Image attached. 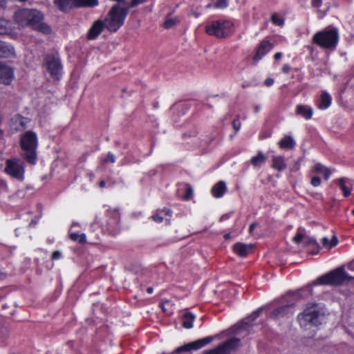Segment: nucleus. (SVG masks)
Segmentation results:
<instances>
[{
    "mask_svg": "<svg viewBox=\"0 0 354 354\" xmlns=\"http://www.w3.org/2000/svg\"><path fill=\"white\" fill-rule=\"evenodd\" d=\"M15 18L21 26H29L44 34H50L51 32L50 27L43 22L44 15L39 10L24 9L15 14Z\"/></svg>",
    "mask_w": 354,
    "mask_h": 354,
    "instance_id": "nucleus-1",
    "label": "nucleus"
},
{
    "mask_svg": "<svg viewBox=\"0 0 354 354\" xmlns=\"http://www.w3.org/2000/svg\"><path fill=\"white\" fill-rule=\"evenodd\" d=\"M129 11V7H122L119 3L113 5L104 19L106 28L111 32H115L123 26Z\"/></svg>",
    "mask_w": 354,
    "mask_h": 354,
    "instance_id": "nucleus-2",
    "label": "nucleus"
},
{
    "mask_svg": "<svg viewBox=\"0 0 354 354\" xmlns=\"http://www.w3.org/2000/svg\"><path fill=\"white\" fill-rule=\"evenodd\" d=\"M20 145L22 149V156L30 165L36 163L37 137L32 131H26L21 138Z\"/></svg>",
    "mask_w": 354,
    "mask_h": 354,
    "instance_id": "nucleus-3",
    "label": "nucleus"
},
{
    "mask_svg": "<svg viewBox=\"0 0 354 354\" xmlns=\"http://www.w3.org/2000/svg\"><path fill=\"white\" fill-rule=\"evenodd\" d=\"M354 279V277L348 274L343 266L319 277L313 282V285H334L338 286L348 283Z\"/></svg>",
    "mask_w": 354,
    "mask_h": 354,
    "instance_id": "nucleus-4",
    "label": "nucleus"
},
{
    "mask_svg": "<svg viewBox=\"0 0 354 354\" xmlns=\"http://www.w3.org/2000/svg\"><path fill=\"white\" fill-rule=\"evenodd\" d=\"M324 314L317 305L307 307L302 313L298 315V321L302 328L310 330L317 327L322 324Z\"/></svg>",
    "mask_w": 354,
    "mask_h": 354,
    "instance_id": "nucleus-5",
    "label": "nucleus"
},
{
    "mask_svg": "<svg viewBox=\"0 0 354 354\" xmlns=\"http://www.w3.org/2000/svg\"><path fill=\"white\" fill-rule=\"evenodd\" d=\"M339 39L338 32L335 28L325 29L315 34L313 44L326 49L335 48Z\"/></svg>",
    "mask_w": 354,
    "mask_h": 354,
    "instance_id": "nucleus-6",
    "label": "nucleus"
},
{
    "mask_svg": "<svg viewBox=\"0 0 354 354\" xmlns=\"http://www.w3.org/2000/svg\"><path fill=\"white\" fill-rule=\"evenodd\" d=\"M55 5L62 12L73 8H93L98 5V0H54Z\"/></svg>",
    "mask_w": 354,
    "mask_h": 354,
    "instance_id": "nucleus-7",
    "label": "nucleus"
},
{
    "mask_svg": "<svg viewBox=\"0 0 354 354\" xmlns=\"http://www.w3.org/2000/svg\"><path fill=\"white\" fill-rule=\"evenodd\" d=\"M45 65L51 77L59 80L62 70V66L57 53H49L45 56Z\"/></svg>",
    "mask_w": 354,
    "mask_h": 354,
    "instance_id": "nucleus-8",
    "label": "nucleus"
},
{
    "mask_svg": "<svg viewBox=\"0 0 354 354\" xmlns=\"http://www.w3.org/2000/svg\"><path fill=\"white\" fill-rule=\"evenodd\" d=\"M232 26L228 21H215L206 26V32L209 35H214L218 38H223L227 35V30Z\"/></svg>",
    "mask_w": 354,
    "mask_h": 354,
    "instance_id": "nucleus-9",
    "label": "nucleus"
},
{
    "mask_svg": "<svg viewBox=\"0 0 354 354\" xmlns=\"http://www.w3.org/2000/svg\"><path fill=\"white\" fill-rule=\"evenodd\" d=\"M4 171L6 174L18 180H24V167L21 160L15 158L7 160Z\"/></svg>",
    "mask_w": 354,
    "mask_h": 354,
    "instance_id": "nucleus-10",
    "label": "nucleus"
},
{
    "mask_svg": "<svg viewBox=\"0 0 354 354\" xmlns=\"http://www.w3.org/2000/svg\"><path fill=\"white\" fill-rule=\"evenodd\" d=\"M240 339L231 338L216 348L205 351L203 354H231L240 344Z\"/></svg>",
    "mask_w": 354,
    "mask_h": 354,
    "instance_id": "nucleus-11",
    "label": "nucleus"
},
{
    "mask_svg": "<svg viewBox=\"0 0 354 354\" xmlns=\"http://www.w3.org/2000/svg\"><path fill=\"white\" fill-rule=\"evenodd\" d=\"M212 337H207L203 339H197L177 348L171 354H180L183 352L199 349L212 342Z\"/></svg>",
    "mask_w": 354,
    "mask_h": 354,
    "instance_id": "nucleus-12",
    "label": "nucleus"
},
{
    "mask_svg": "<svg viewBox=\"0 0 354 354\" xmlns=\"http://www.w3.org/2000/svg\"><path fill=\"white\" fill-rule=\"evenodd\" d=\"M262 308H259L250 316L244 318L241 322L232 327V330L236 334L241 333L243 330H246L253 326V322L259 316Z\"/></svg>",
    "mask_w": 354,
    "mask_h": 354,
    "instance_id": "nucleus-13",
    "label": "nucleus"
},
{
    "mask_svg": "<svg viewBox=\"0 0 354 354\" xmlns=\"http://www.w3.org/2000/svg\"><path fill=\"white\" fill-rule=\"evenodd\" d=\"M13 78V68L6 63L0 62V83L9 85Z\"/></svg>",
    "mask_w": 354,
    "mask_h": 354,
    "instance_id": "nucleus-14",
    "label": "nucleus"
},
{
    "mask_svg": "<svg viewBox=\"0 0 354 354\" xmlns=\"http://www.w3.org/2000/svg\"><path fill=\"white\" fill-rule=\"evenodd\" d=\"M106 28V23L102 20L98 19L95 21L91 28L89 29L87 34L88 39H96L102 32V30Z\"/></svg>",
    "mask_w": 354,
    "mask_h": 354,
    "instance_id": "nucleus-15",
    "label": "nucleus"
},
{
    "mask_svg": "<svg viewBox=\"0 0 354 354\" xmlns=\"http://www.w3.org/2000/svg\"><path fill=\"white\" fill-rule=\"evenodd\" d=\"M272 47L273 45L268 40H263L257 48V51L253 57V60L254 62L260 60L272 48Z\"/></svg>",
    "mask_w": 354,
    "mask_h": 354,
    "instance_id": "nucleus-16",
    "label": "nucleus"
},
{
    "mask_svg": "<svg viewBox=\"0 0 354 354\" xmlns=\"http://www.w3.org/2000/svg\"><path fill=\"white\" fill-rule=\"evenodd\" d=\"M254 248L252 244H245L242 243H236L233 246V251L239 257H244L248 254Z\"/></svg>",
    "mask_w": 354,
    "mask_h": 354,
    "instance_id": "nucleus-17",
    "label": "nucleus"
},
{
    "mask_svg": "<svg viewBox=\"0 0 354 354\" xmlns=\"http://www.w3.org/2000/svg\"><path fill=\"white\" fill-rule=\"evenodd\" d=\"M15 53L14 48L5 41H0V57H9Z\"/></svg>",
    "mask_w": 354,
    "mask_h": 354,
    "instance_id": "nucleus-18",
    "label": "nucleus"
},
{
    "mask_svg": "<svg viewBox=\"0 0 354 354\" xmlns=\"http://www.w3.org/2000/svg\"><path fill=\"white\" fill-rule=\"evenodd\" d=\"M226 185L224 181H219L212 189V193L216 198H220L223 196L226 192Z\"/></svg>",
    "mask_w": 354,
    "mask_h": 354,
    "instance_id": "nucleus-19",
    "label": "nucleus"
},
{
    "mask_svg": "<svg viewBox=\"0 0 354 354\" xmlns=\"http://www.w3.org/2000/svg\"><path fill=\"white\" fill-rule=\"evenodd\" d=\"M279 147L286 149H292L295 146V141L290 136H285L279 142Z\"/></svg>",
    "mask_w": 354,
    "mask_h": 354,
    "instance_id": "nucleus-20",
    "label": "nucleus"
},
{
    "mask_svg": "<svg viewBox=\"0 0 354 354\" xmlns=\"http://www.w3.org/2000/svg\"><path fill=\"white\" fill-rule=\"evenodd\" d=\"M182 325L185 328H191L193 326V322L195 319V315L192 313L186 312L182 315Z\"/></svg>",
    "mask_w": 354,
    "mask_h": 354,
    "instance_id": "nucleus-21",
    "label": "nucleus"
},
{
    "mask_svg": "<svg viewBox=\"0 0 354 354\" xmlns=\"http://www.w3.org/2000/svg\"><path fill=\"white\" fill-rule=\"evenodd\" d=\"M272 167L281 171L286 168V164L283 156H273Z\"/></svg>",
    "mask_w": 354,
    "mask_h": 354,
    "instance_id": "nucleus-22",
    "label": "nucleus"
},
{
    "mask_svg": "<svg viewBox=\"0 0 354 354\" xmlns=\"http://www.w3.org/2000/svg\"><path fill=\"white\" fill-rule=\"evenodd\" d=\"M295 298L301 299L308 297L312 294V288L311 286H307L304 288H302L294 292L291 293Z\"/></svg>",
    "mask_w": 354,
    "mask_h": 354,
    "instance_id": "nucleus-23",
    "label": "nucleus"
},
{
    "mask_svg": "<svg viewBox=\"0 0 354 354\" xmlns=\"http://www.w3.org/2000/svg\"><path fill=\"white\" fill-rule=\"evenodd\" d=\"M292 305H285L280 306L279 308H277L272 311L270 316L272 318H277L279 317H283L286 315L288 310L292 307Z\"/></svg>",
    "mask_w": 354,
    "mask_h": 354,
    "instance_id": "nucleus-24",
    "label": "nucleus"
},
{
    "mask_svg": "<svg viewBox=\"0 0 354 354\" xmlns=\"http://www.w3.org/2000/svg\"><path fill=\"white\" fill-rule=\"evenodd\" d=\"M296 112L306 119H310L313 115V110L311 108L305 105H299L297 106Z\"/></svg>",
    "mask_w": 354,
    "mask_h": 354,
    "instance_id": "nucleus-25",
    "label": "nucleus"
},
{
    "mask_svg": "<svg viewBox=\"0 0 354 354\" xmlns=\"http://www.w3.org/2000/svg\"><path fill=\"white\" fill-rule=\"evenodd\" d=\"M331 104V97L326 91H323L320 96V102L319 108L321 109H326L330 106Z\"/></svg>",
    "mask_w": 354,
    "mask_h": 354,
    "instance_id": "nucleus-26",
    "label": "nucleus"
},
{
    "mask_svg": "<svg viewBox=\"0 0 354 354\" xmlns=\"http://www.w3.org/2000/svg\"><path fill=\"white\" fill-rule=\"evenodd\" d=\"M267 160V157L261 151H259L257 156H254L250 160V163L256 167H261Z\"/></svg>",
    "mask_w": 354,
    "mask_h": 354,
    "instance_id": "nucleus-27",
    "label": "nucleus"
},
{
    "mask_svg": "<svg viewBox=\"0 0 354 354\" xmlns=\"http://www.w3.org/2000/svg\"><path fill=\"white\" fill-rule=\"evenodd\" d=\"M348 181V179L346 178H341L337 180V183L340 189L344 192V196L345 197H348L351 194V189L348 188L346 185V183Z\"/></svg>",
    "mask_w": 354,
    "mask_h": 354,
    "instance_id": "nucleus-28",
    "label": "nucleus"
},
{
    "mask_svg": "<svg viewBox=\"0 0 354 354\" xmlns=\"http://www.w3.org/2000/svg\"><path fill=\"white\" fill-rule=\"evenodd\" d=\"M304 243L306 246L307 245H313V246L315 247L317 250L315 252H311V253H313V254H317L318 252L319 248H320V247L318 245V243H317L316 240L313 239V238H310V237L304 236Z\"/></svg>",
    "mask_w": 354,
    "mask_h": 354,
    "instance_id": "nucleus-29",
    "label": "nucleus"
},
{
    "mask_svg": "<svg viewBox=\"0 0 354 354\" xmlns=\"http://www.w3.org/2000/svg\"><path fill=\"white\" fill-rule=\"evenodd\" d=\"M70 238L74 241H78L80 243H84L86 241V236L84 234H78L77 233H71Z\"/></svg>",
    "mask_w": 354,
    "mask_h": 354,
    "instance_id": "nucleus-30",
    "label": "nucleus"
},
{
    "mask_svg": "<svg viewBox=\"0 0 354 354\" xmlns=\"http://www.w3.org/2000/svg\"><path fill=\"white\" fill-rule=\"evenodd\" d=\"M9 336L8 328L0 324V339L5 340Z\"/></svg>",
    "mask_w": 354,
    "mask_h": 354,
    "instance_id": "nucleus-31",
    "label": "nucleus"
},
{
    "mask_svg": "<svg viewBox=\"0 0 354 354\" xmlns=\"http://www.w3.org/2000/svg\"><path fill=\"white\" fill-rule=\"evenodd\" d=\"M178 23V20L176 19H167L164 22L163 26L165 28L169 29L173 27Z\"/></svg>",
    "mask_w": 354,
    "mask_h": 354,
    "instance_id": "nucleus-32",
    "label": "nucleus"
},
{
    "mask_svg": "<svg viewBox=\"0 0 354 354\" xmlns=\"http://www.w3.org/2000/svg\"><path fill=\"white\" fill-rule=\"evenodd\" d=\"M186 186H187L186 193L183 196V198L184 200H185V201H188V200H190L192 198L193 189H192V187L189 185H187Z\"/></svg>",
    "mask_w": 354,
    "mask_h": 354,
    "instance_id": "nucleus-33",
    "label": "nucleus"
},
{
    "mask_svg": "<svg viewBox=\"0 0 354 354\" xmlns=\"http://www.w3.org/2000/svg\"><path fill=\"white\" fill-rule=\"evenodd\" d=\"M271 21L273 24L277 25V26H282L284 23L283 20L279 17L277 14H273L271 17Z\"/></svg>",
    "mask_w": 354,
    "mask_h": 354,
    "instance_id": "nucleus-34",
    "label": "nucleus"
},
{
    "mask_svg": "<svg viewBox=\"0 0 354 354\" xmlns=\"http://www.w3.org/2000/svg\"><path fill=\"white\" fill-rule=\"evenodd\" d=\"M327 167H324V165H322V164L320 163H317L314 168H313V171L317 173V174H321V173H324V171H325V169H326Z\"/></svg>",
    "mask_w": 354,
    "mask_h": 354,
    "instance_id": "nucleus-35",
    "label": "nucleus"
},
{
    "mask_svg": "<svg viewBox=\"0 0 354 354\" xmlns=\"http://www.w3.org/2000/svg\"><path fill=\"white\" fill-rule=\"evenodd\" d=\"M12 120H14L16 122H19L22 127H26V122H24L26 118L21 115H17L12 118Z\"/></svg>",
    "mask_w": 354,
    "mask_h": 354,
    "instance_id": "nucleus-36",
    "label": "nucleus"
},
{
    "mask_svg": "<svg viewBox=\"0 0 354 354\" xmlns=\"http://www.w3.org/2000/svg\"><path fill=\"white\" fill-rule=\"evenodd\" d=\"M304 239V234L300 232H298L295 236L293 238V241L296 243H301Z\"/></svg>",
    "mask_w": 354,
    "mask_h": 354,
    "instance_id": "nucleus-37",
    "label": "nucleus"
},
{
    "mask_svg": "<svg viewBox=\"0 0 354 354\" xmlns=\"http://www.w3.org/2000/svg\"><path fill=\"white\" fill-rule=\"evenodd\" d=\"M310 183L314 187H317L321 184V179L318 176H313L311 178Z\"/></svg>",
    "mask_w": 354,
    "mask_h": 354,
    "instance_id": "nucleus-38",
    "label": "nucleus"
},
{
    "mask_svg": "<svg viewBox=\"0 0 354 354\" xmlns=\"http://www.w3.org/2000/svg\"><path fill=\"white\" fill-rule=\"evenodd\" d=\"M227 6V0H217L215 7L223 8Z\"/></svg>",
    "mask_w": 354,
    "mask_h": 354,
    "instance_id": "nucleus-39",
    "label": "nucleus"
},
{
    "mask_svg": "<svg viewBox=\"0 0 354 354\" xmlns=\"http://www.w3.org/2000/svg\"><path fill=\"white\" fill-rule=\"evenodd\" d=\"M146 0H131V1L129 3V8H134L137 6L138 5L142 3L145 2Z\"/></svg>",
    "mask_w": 354,
    "mask_h": 354,
    "instance_id": "nucleus-40",
    "label": "nucleus"
},
{
    "mask_svg": "<svg viewBox=\"0 0 354 354\" xmlns=\"http://www.w3.org/2000/svg\"><path fill=\"white\" fill-rule=\"evenodd\" d=\"M232 126L235 131H238L241 127V122L239 120V118H236L233 120L232 122Z\"/></svg>",
    "mask_w": 354,
    "mask_h": 354,
    "instance_id": "nucleus-41",
    "label": "nucleus"
},
{
    "mask_svg": "<svg viewBox=\"0 0 354 354\" xmlns=\"http://www.w3.org/2000/svg\"><path fill=\"white\" fill-rule=\"evenodd\" d=\"M108 161H109L111 162H115V157H114L113 154H112L110 152L107 154L106 158L105 159H104L103 162L105 163V162H107Z\"/></svg>",
    "mask_w": 354,
    "mask_h": 354,
    "instance_id": "nucleus-42",
    "label": "nucleus"
},
{
    "mask_svg": "<svg viewBox=\"0 0 354 354\" xmlns=\"http://www.w3.org/2000/svg\"><path fill=\"white\" fill-rule=\"evenodd\" d=\"M61 256H62L61 252L57 250V251H55L53 252L51 258L53 260H56V259H59L61 257Z\"/></svg>",
    "mask_w": 354,
    "mask_h": 354,
    "instance_id": "nucleus-43",
    "label": "nucleus"
},
{
    "mask_svg": "<svg viewBox=\"0 0 354 354\" xmlns=\"http://www.w3.org/2000/svg\"><path fill=\"white\" fill-rule=\"evenodd\" d=\"M337 243H338L337 238L335 236H333L331 239L329 248H331L332 247L335 246L337 244Z\"/></svg>",
    "mask_w": 354,
    "mask_h": 354,
    "instance_id": "nucleus-44",
    "label": "nucleus"
},
{
    "mask_svg": "<svg viewBox=\"0 0 354 354\" xmlns=\"http://www.w3.org/2000/svg\"><path fill=\"white\" fill-rule=\"evenodd\" d=\"M322 242L324 247L329 248L330 242L329 241L328 238H323Z\"/></svg>",
    "mask_w": 354,
    "mask_h": 354,
    "instance_id": "nucleus-45",
    "label": "nucleus"
},
{
    "mask_svg": "<svg viewBox=\"0 0 354 354\" xmlns=\"http://www.w3.org/2000/svg\"><path fill=\"white\" fill-rule=\"evenodd\" d=\"M322 4V0H313L312 6L315 8H319Z\"/></svg>",
    "mask_w": 354,
    "mask_h": 354,
    "instance_id": "nucleus-46",
    "label": "nucleus"
},
{
    "mask_svg": "<svg viewBox=\"0 0 354 354\" xmlns=\"http://www.w3.org/2000/svg\"><path fill=\"white\" fill-rule=\"evenodd\" d=\"M273 83H274V80L272 78H267L264 82V84L266 86H270L273 84Z\"/></svg>",
    "mask_w": 354,
    "mask_h": 354,
    "instance_id": "nucleus-47",
    "label": "nucleus"
},
{
    "mask_svg": "<svg viewBox=\"0 0 354 354\" xmlns=\"http://www.w3.org/2000/svg\"><path fill=\"white\" fill-rule=\"evenodd\" d=\"M153 221H155L156 222H158V223H160L162 221V217L159 216L158 214H155L152 216Z\"/></svg>",
    "mask_w": 354,
    "mask_h": 354,
    "instance_id": "nucleus-48",
    "label": "nucleus"
},
{
    "mask_svg": "<svg viewBox=\"0 0 354 354\" xmlns=\"http://www.w3.org/2000/svg\"><path fill=\"white\" fill-rule=\"evenodd\" d=\"M323 174L324 175V178L326 180H328L330 177V175L331 173H330V171L329 170V169L327 168L326 169H325V171H324Z\"/></svg>",
    "mask_w": 354,
    "mask_h": 354,
    "instance_id": "nucleus-49",
    "label": "nucleus"
},
{
    "mask_svg": "<svg viewBox=\"0 0 354 354\" xmlns=\"http://www.w3.org/2000/svg\"><path fill=\"white\" fill-rule=\"evenodd\" d=\"M290 70V67L287 64L284 65L282 68V71L285 73H289Z\"/></svg>",
    "mask_w": 354,
    "mask_h": 354,
    "instance_id": "nucleus-50",
    "label": "nucleus"
},
{
    "mask_svg": "<svg viewBox=\"0 0 354 354\" xmlns=\"http://www.w3.org/2000/svg\"><path fill=\"white\" fill-rule=\"evenodd\" d=\"M347 267L349 270L354 271V259L348 264Z\"/></svg>",
    "mask_w": 354,
    "mask_h": 354,
    "instance_id": "nucleus-51",
    "label": "nucleus"
},
{
    "mask_svg": "<svg viewBox=\"0 0 354 354\" xmlns=\"http://www.w3.org/2000/svg\"><path fill=\"white\" fill-rule=\"evenodd\" d=\"M257 225V223H252L249 227V232L251 233L255 228V227Z\"/></svg>",
    "mask_w": 354,
    "mask_h": 354,
    "instance_id": "nucleus-52",
    "label": "nucleus"
},
{
    "mask_svg": "<svg viewBox=\"0 0 354 354\" xmlns=\"http://www.w3.org/2000/svg\"><path fill=\"white\" fill-rule=\"evenodd\" d=\"M282 55L281 53H277L275 55H274V59L278 60V59H280Z\"/></svg>",
    "mask_w": 354,
    "mask_h": 354,
    "instance_id": "nucleus-53",
    "label": "nucleus"
},
{
    "mask_svg": "<svg viewBox=\"0 0 354 354\" xmlns=\"http://www.w3.org/2000/svg\"><path fill=\"white\" fill-rule=\"evenodd\" d=\"M4 30H5V28L2 25V21L0 20V35L2 34Z\"/></svg>",
    "mask_w": 354,
    "mask_h": 354,
    "instance_id": "nucleus-54",
    "label": "nucleus"
},
{
    "mask_svg": "<svg viewBox=\"0 0 354 354\" xmlns=\"http://www.w3.org/2000/svg\"><path fill=\"white\" fill-rule=\"evenodd\" d=\"M105 185H106V183L104 180H101L99 183V185L100 187H105Z\"/></svg>",
    "mask_w": 354,
    "mask_h": 354,
    "instance_id": "nucleus-55",
    "label": "nucleus"
},
{
    "mask_svg": "<svg viewBox=\"0 0 354 354\" xmlns=\"http://www.w3.org/2000/svg\"><path fill=\"white\" fill-rule=\"evenodd\" d=\"M299 165L298 164V162H297L295 164V166L294 167V168L292 169L293 171H297L299 169Z\"/></svg>",
    "mask_w": 354,
    "mask_h": 354,
    "instance_id": "nucleus-56",
    "label": "nucleus"
},
{
    "mask_svg": "<svg viewBox=\"0 0 354 354\" xmlns=\"http://www.w3.org/2000/svg\"><path fill=\"white\" fill-rule=\"evenodd\" d=\"M147 292L148 293H149V294H150V293H151V292H153V288H152V287H148V288H147Z\"/></svg>",
    "mask_w": 354,
    "mask_h": 354,
    "instance_id": "nucleus-57",
    "label": "nucleus"
},
{
    "mask_svg": "<svg viewBox=\"0 0 354 354\" xmlns=\"http://www.w3.org/2000/svg\"><path fill=\"white\" fill-rule=\"evenodd\" d=\"M230 237H231L230 234H225L224 235V238H225V239H226V240H227V239H230Z\"/></svg>",
    "mask_w": 354,
    "mask_h": 354,
    "instance_id": "nucleus-58",
    "label": "nucleus"
},
{
    "mask_svg": "<svg viewBox=\"0 0 354 354\" xmlns=\"http://www.w3.org/2000/svg\"><path fill=\"white\" fill-rule=\"evenodd\" d=\"M259 108H260V107H259V106L256 105V106H254V111H255L256 113H257V112L259 111Z\"/></svg>",
    "mask_w": 354,
    "mask_h": 354,
    "instance_id": "nucleus-59",
    "label": "nucleus"
},
{
    "mask_svg": "<svg viewBox=\"0 0 354 354\" xmlns=\"http://www.w3.org/2000/svg\"><path fill=\"white\" fill-rule=\"evenodd\" d=\"M3 134V131L0 129V138L2 137Z\"/></svg>",
    "mask_w": 354,
    "mask_h": 354,
    "instance_id": "nucleus-60",
    "label": "nucleus"
},
{
    "mask_svg": "<svg viewBox=\"0 0 354 354\" xmlns=\"http://www.w3.org/2000/svg\"><path fill=\"white\" fill-rule=\"evenodd\" d=\"M165 212H166V214H171V211L169 209H167L165 211Z\"/></svg>",
    "mask_w": 354,
    "mask_h": 354,
    "instance_id": "nucleus-61",
    "label": "nucleus"
},
{
    "mask_svg": "<svg viewBox=\"0 0 354 354\" xmlns=\"http://www.w3.org/2000/svg\"><path fill=\"white\" fill-rule=\"evenodd\" d=\"M161 308H162V311L165 312V307H164V306L162 304L161 305Z\"/></svg>",
    "mask_w": 354,
    "mask_h": 354,
    "instance_id": "nucleus-62",
    "label": "nucleus"
},
{
    "mask_svg": "<svg viewBox=\"0 0 354 354\" xmlns=\"http://www.w3.org/2000/svg\"><path fill=\"white\" fill-rule=\"evenodd\" d=\"M353 214H354V209L352 211Z\"/></svg>",
    "mask_w": 354,
    "mask_h": 354,
    "instance_id": "nucleus-63",
    "label": "nucleus"
}]
</instances>
